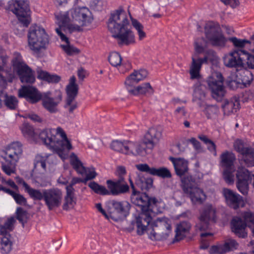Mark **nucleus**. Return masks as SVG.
Wrapping results in <instances>:
<instances>
[{
  "label": "nucleus",
  "instance_id": "obj_1",
  "mask_svg": "<svg viewBox=\"0 0 254 254\" xmlns=\"http://www.w3.org/2000/svg\"><path fill=\"white\" fill-rule=\"evenodd\" d=\"M129 24L126 13L123 7H120L111 14L108 22V29L121 47L128 46L135 42L134 35L128 27Z\"/></svg>",
  "mask_w": 254,
  "mask_h": 254
},
{
  "label": "nucleus",
  "instance_id": "obj_2",
  "mask_svg": "<svg viewBox=\"0 0 254 254\" xmlns=\"http://www.w3.org/2000/svg\"><path fill=\"white\" fill-rule=\"evenodd\" d=\"M131 199L132 202L139 206L141 210V213L136 218L135 221L137 228V233L141 235L152 220L151 213L153 211L154 206L156 205L158 200L156 198H150L145 192H143L140 196L132 197Z\"/></svg>",
  "mask_w": 254,
  "mask_h": 254
},
{
  "label": "nucleus",
  "instance_id": "obj_3",
  "mask_svg": "<svg viewBox=\"0 0 254 254\" xmlns=\"http://www.w3.org/2000/svg\"><path fill=\"white\" fill-rule=\"evenodd\" d=\"M22 152V144L19 141L11 142L1 151V169L6 175L10 176L15 173V166Z\"/></svg>",
  "mask_w": 254,
  "mask_h": 254
},
{
  "label": "nucleus",
  "instance_id": "obj_4",
  "mask_svg": "<svg viewBox=\"0 0 254 254\" xmlns=\"http://www.w3.org/2000/svg\"><path fill=\"white\" fill-rule=\"evenodd\" d=\"M28 41L30 49L35 54L45 50L49 44V36L45 30L37 25L30 27L28 33Z\"/></svg>",
  "mask_w": 254,
  "mask_h": 254
},
{
  "label": "nucleus",
  "instance_id": "obj_5",
  "mask_svg": "<svg viewBox=\"0 0 254 254\" xmlns=\"http://www.w3.org/2000/svg\"><path fill=\"white\" fill-rule=\"evenodd\" d=\"M35 200H44L49 210H52L60 206L63 199L62 191L57 188L37 190L32 198Z\"/></svg>",
  "mask_w": 254,
  "mask_h": 254
},
{
  "label": "nucleus",
  "instance_id": "obj_6",
  "mask_svg": "<svg viewBox=\"0 0 254 254\" xmlns=\"http://www.w3.org/2000/svg\"><path fill=\"white\" fill-rule=\"evenodd\" d=\"M181 187L184 192L188 195L193 203H202L206 198V195L198 187V181L191 175H187L181 179Z\"/></svg>",
  "mask_w": 254,
  "mask_h": 254
},
{
  "label": "nucleus",
  "instance_id": "obj_7",
  "mask_svg": "<svg viewBox=\"0 0 254 254\" xmlns=\"http://www.w3.org/2000/svg\"><path fill=\"white\" fill-rule=\"evenodd\" d=\"M8 9L17 17L19 22L24 27H28L31 19L28 0H10L8 3Z\"/></svg>",
  "mask_w": 254,
  "mask_h": 254
},
{
  "label": "nucleus",
  "instance_id": "obj_8",
  "mask_svg": "<svg viewBox=\"0 0 254 254\" xmlns=\"http://www.w3.org/2000/svg\"><path fill=\"white\" fill-rule=\"evenodd\" d=\"M223 81L224 78L220 72L213 73L206 81L212 97L218 102L222 101L226 93Z\"/></svg>",
  "mask_w": 254,
  "mask_h": 254
},
{
  "label": "nucleus",
  "instance_id": "obj_9",
  "mask_svg": "<svg viewBox=\"0 0 254 254\" xmlns=\"http://www.w3.org/2000/svg\"><path fill=\"white\" fill-rule=\"evenodd\" d=\"M220 159V165L223 169L224 180L228 184H233L235 172L234 162L236 159L235 154L231 151H225L221 154Z\"/></svg>",
  "mask_w": 254,
  "mask_h": 254
},
{
  "label": "nucleus",
  "instance_id": "obj_10",
  "mask_svg": "<svg viewBox=\"0 0 254 254\" xmlns=\"http://www.w3.org/2000/svg\"><path fill=\"white\" fill-rule=\"evenodd\" d=\"M206 38L213 46L224 47L227 41L218 24L209 21L204 27Z\"/></svg>",
  "mask_w": 254,
  "mask_h": 254
},
{
  "label": "nucleus",
  "instance_id": "obj_11",
  "mask_svg": "<svg viewBox=\"0 0 254 254\" xmlns=\"http://www.w3.org/2000/svg\"><path fill=\"white\" fill-rule=\"evenodd\" d=\"M108 207L111 218L118 221L125 219L129 214L130 205L127 201L112 200L108 202Z\"/></svg>",
  "mask_w": 254,
  "mask_h": 254
},
{
  "label": "nucleus",
  "instance_id": "obj_12",
  "mask_svg": "<svg viewBox=\"0 0 254 254\" xmlns=\"http://www.w3.org/2000/svg\"><path fill=\"white\" fill-rule=\"evenodd\" d=\"M233 146L234 149L242 155L241 161L247 167L254 166V148L246 146L244 141L241 139L236 140Z\"/></svg>",
  "mask_w": 254,
  "mask_h": 254
},
{
  "label": "nucleus",
  "instance_id": "obj_13",
  "mask_svg": "<svg viewBox=\"0 0 254 254\" xmlns=\"http://www.w3.org/2000/svg\"><path fill=\"white\" fill-rule=\"evenodd\" d=\"M141 172L137 174L135 184L132 180L129 178V182L132 189V195L136 196L141 191H146L150 189L153 185V179L149 177H145Z\"/></svg>",
  "mask_w": 254,
  "mask_h": 254
},
{
  "label": "nucleus",
  "instance_id": "obj_14",
  "mask_svg": "<svg viewBox=\"0 0 254 254\" xmlns=\"http://www.w3.org/2000/svg\"><path fill=\"white\" fill-rule=\"evenodd\" d=\"M55 96L51 92H44L42 94V105L51 113H56L58 111V106L62 100V94L60 91H56Z\"/></svg>",
  "mask_w": 254,
  "mask_h": 254
},
{
  "label": "nucleus",
  "instance_id": "obj_15",
  "mask_svg": "<svg viewBox=\"0 0 254 254\" xmlns=\"http://www.w3.org/2000/svg\"><path fill=\"white\" fill-rule=\"evenodd\" d=\"M214 55V52L213 50H208L206 52L205 56L203 58H198L197 54H195L192 56V62L190 70V73L191 79H196L199 77V72L202 64L207 63L208 61H211L212 59L210 57V56L212 55L213 56Z\"/></svg>",
  "mask_w": 254,
  "mask_h": 254
},
{
  "label": "nucleus",
  "instance_id": "obj_16",
  "mask_svg": "<svg viewBox=\"0 0 254 254\" xmlns=\"http://www.w3.org/2000/svg\"><path fill=\"white\" fill-rule=\"evenodd\" d=\"M43 93L40 92L37 88L30 85H23L19 89L18 96L24 98L28 103L35 104L42 98Z\"/></svg>",
  "mask_w": 254,
  "mask_h": 254
},
{
  "label": "nucleus",
  "instance_id": "obj_17",
  "mask_svg": "<svg viewBox=\"0 0 254 254\" xmlns=\"http://www.w3.org/2000/svg\"><path fill=\"white\" fill-rule=\"evenodd\" d=\"M216 209L212 205H207L203 209L199 217V222L195 225L200 231H205L209 228V221L215 220Z\"/></svg>",
  "mask_w": 254,
  "mask_h": 254
},
{
  "label": "nucleus",
  "instance_id": "obj_18",
  "mask_svg": "<svg viewBox=\"0 0 254 254\" xmlns=\"http://www.w3.org/2000/svg\"><path fill=\"white\" fill-rule=\"evenodd\" d=\"M252 175L248 169L244 167L239 168L237 173V187L244 195L248 192L249 183L252 180Z\"/></svg>",
  "mask_w": 254,
  "mask_h": 254
},
{
  "label": "nucleus",
  "instance_id": "obj_19",
  "mask_svg": "<svg viewBox=\"0 0 254 254\" xmlns=\"http://www.w3.org/2000/svg\"><path fill=\"white\" fill-rule=\"evenodd\" d=\"M70 14L73 20L77 22L81 26L89 25L93 20L91 12L86 7L72 9L70 10Z\"/></svg>",
  "mask_w": 254,
  "mask_h": 254
},
{
  "label": "nucleus",
  "instance_id": "obj_20",
  "mask_svg": "<svg viewBox=\"0 0 254 254\" xmlns=\"http://www.w3.org/2000/svg\"><path fill=\"white\" fill-rule=\"evenodd\" d=\"M106 184L108 189L110 190V194L113 195L125 194L129 191V187L124 177L118 178L114 181L108 180Z\"/></svg>",
  "mask_w": 254,
  "mask_h": 254
},
{
  "label": "nucleus",
  "instance_id": "obj_21",
  "mask_svg": "<svg viewBox=\"0 0 254 254\" xmlns=\"http://www.w3.org/2000/svg\"><path fill=\"white\" fill-rule=\"evenodd\" d=\"M71 165L72 166L73 168L77 172V173L81 175H86V177L84 178V181L87 183L88 180H91L94 179L96 176L97 173L94 169L92 170H87L88 168H86L83 166L82 162L79 160L77 156L72 153L71 155Z\"/></svg>",
  "mask_w": 254,
  "mask_h": 254
},
{
  "label": "nucleus",
  "instance_id": "obj_22",
  "mask_svg": "<svg viewBox=\"0 0 254 254\" xmlns=\"http://www.w3.org/2000/svg\"><path fill=\"white\" fill-rule=\"evenodd\" d=\"M242 50L234 51L226 55L223 59L224 65L228 67H244L246 59L243 56Z\"/></svg>",
  "mask_w": 254,
  "mask_h": 254
},
{
  "label": "nucleus",
  "instance_id": "obj_23",
  "mask_svg": "<svg viewBox=\"0 0 254 254\" xmlns=\"http://www.w3.org/2000/svg\"><path fill=\"white\" fill-rule=\"evenodd\" d=\"M136 168L140 172L156 176L162 178H170L172 177L169 170L166 167H160L155 168L150 167L147 164H138L135 165Z\"/></svg>",
  "mask_w": 254,
  "mask_h": 254
},
{
  "label": "nucleus",
  "instance_id": "obj_24",
  "mask_svg": "<svg viewBox=\"0 0 254 254\" xmlns=\"http://www.w3.org/2000/svg\"><path fill=\"white\" fill-rule=\"evenodd\" d=\"M163 129L161 127L157 126L150 127L144 136L143 141L146 143L148 149L150 152L162 136Z\"/></svg>",
  "mask_w": 254,
  "mask_h": 254
},
{
  "label": "nucleus",
  "instance_id": "obj_25",
  "mask_svg": "<svg viewBox=\"0 0 254 254\" xmlns=\"http://www.w3.org/2000/svg\"><path fill=\"white\" fill-rule=\"evenodd\" d=\"M57 133H60L62 140L57 142L55 146L51 147L50 149L55 150L56 152L62 159H64L65 154L64 153V151L65 149H66L67 150L71 149L72 145L67 138L65 132L62 127H57Z\"/></svg>",
  "mask_w": 254,
  "mask_h": 254
},
{
  "label": "nucleus",
  "instance_id": "obj_26",
  "mask_svg": "<svg viewBox=\"0 0 254 254\" xmlns=\"http://www.w3.org/2000/svg\"><path fill=\"white\" fill-rule=\"evenodd\" d=\"M126 149L125 154H131L134 156H144L150 152L146 146V143H144L143 141L141 142L127 141Z\"/></svg>",
  "mask_w": 254,
  "mask_h": 254
},
{
  "label": "nucleus",
  "instance_id": "obj_27",
  "mask_svg": "<svg viewBox=\"0 0 254 254\" xmlns=\"http://www.w3.org/2000/svg\"><path fill=\"white\" fill-rule=\"evenodd\" d=\"M223 194L227 204L230 207L237 209L240 206H243L244 201L242 197L233 190L224 188L223 190Z\"/></svg>",
  "mask_w": 254,
  "mask_h": 254
},
{
  "label": "nucleus",
  "instance_id": "obj_28",
  "mask_svg": "<svg viewBox=\"0 0 254 254\" xmlns=\"http://www.w3.org/2000/svg\"><path fill=\"white\" fill-rule=\"evenodd\" d=\"M55 133L59 134L57 129L46 128L40 132L39 138L46 145L51 148L55 146L57 142L61 140L57 138Z\"/></svg>",
  "mask_w": 254,
  "mask_h": 254
},
{
  "label": "nucleus",
  "instance_id": "obj_29",
  "mask_svg": "<svg viewBox=\"0 0 254 254\" xmlns=\"http://www.w3.org/2000/svg\"><path fill=\"white\" fill-rule=\"evenodd\" d=\"M239 244L234 239L226 240L223 244L212 246V250L214 253L225 254L233 251L238 248Z\"/></svg>",
  "mask_w": 254,
  "mask_h": 254
},
{
  "label": "nucleus",
  "instance_id": "obj_30",
  "mask_svg": "<svg viewBox=\"0 0 254 254\" xmlns=\"http://www.w3.org/2000/svg\"><path fill=\"white\" fill-rule=\"evenodd\" d=\"M169 160L172 162L176 175L180 177L185 175L189 170L188 161L184 158L170 157Z\"/></svg>",
  "mask_w": 254,
  "mask_h": 254
},
{
  "label": "nucleus",
  "instance_id": "obj_31",
  "mask_svg": "<svg viewBox=\"0 0 254 254\" xmlns=\"http://www.w3.org/2000/svg\"><path fill=\"white\" fill-rule=\"evenodd\" d=\"M231 228L233 231L239 237L244 238L247 236L245 229L246 223L245 220L239 217H234L231 222Z\"/></svg>",
  "mask_w": 254,
  "mask_h": 254
},
{
  "label": "nucleus",
  "instance_id": "obj_32",
  "mask_svg": "<svg viewBox=\"0 0 254 254\" xmlns=\"http://www.w3.org/2000/svg\"><path fill=\"white\" fill-rule=\"evenodd\" d=\"M0 234L2 236L0 238V252L3 254H7L12 250L13 238L5 230L2 229Z\"/></svg>",
  "mask_w": 254,
  "mask_h": 254
},
{
  "label": "nucleus",
  "instance_id": "obj_33",
  "mask_svg": "<svg viewBox=\"0 0 254 254\" xmlns=\"http://www.w3.org/2000/svg\"><path fill=\"white\" fill-rule=\"evenodd\" d=\"M148 75V72L144 69L137 71H134L128 76L126 81L125 84L127 89V86L133 87L141 80L145 79Z\"/></svg>",
  "mask_w": 254,
  "mask_h": 254
},
{
  "label": "nucleus",
  "instance_id": "obj_34",
  "mask_svg": "<svg viewBox=\"0 0 254 254\" xmlns=\"http://www.w3.org/2000/svg\"><path fill=\"white\" fill-rule=\"evenodd\" d=\"M127 90L132 95L141 94L150 96L154 93V89L148 82L143 83L136 87L127 86Z\"/></svg>",
  "mask_w": 254,
  "mask_h": 254
},
{
  "label": "nucleus",
  "instance_id": "obj_35",
  "mask_svg": "<svg viewBox=\"0 0 254 254\" xmlns=\"http://www.w3.org/2000/svg\"><path fill=\"white\" fill-rule=\"evenodd\" d=\"M191 228V224L188 221H182L177 224L176 235L173 242L175 243L183 239L186 235L189 233Z\"/></svg>",
  "mask_w": 254,
  "mask_h": 254
},
{
  "label": "nucleus",
  "instance_id": "obj_36",
  "mask_svg": "<svg viewBox=\"0 0 254 254\" xmlns=\"http://www.w3.org/2000/svg\"><path fill=\"white\" fill-rule=\"evenodd\" d=\"M16 72L22 83L32 84L35 81L34 72L29 66H25Z\"/></svg>",
  "mask_w": 254,
  "mask_h": 254
},
{
  "label": "nucleus",
  "instance_id": "obj_37",
  "mask_svg": "<svg viewBox=\"0 0 254 254\" xmlns=\"http://www.w3.org/2000/svg\"><path fill=\"white\" fill-rule=\"evenodd\" d=\"M56 31L58 35L60 37L61 40L66 43V45H61V46L67 55H72L74 54H77L80 52V51L77 48L71 46L69 45L70 43L68 38L61 31L60 28H56Z\"/></svg>",
  "mask_w": 254,
  "mask_h": 254
},
{
  "label": "nucleus",
  "instance_id": "obj_38",
  "mask_svg": "<svg viewBox=\"0 0 254 254\" xmlns=\"http://www.w3.org/2000/svg\"><path fill=\"white\" fill-rule=\"evenodd\" d=\"M37 73L38 79L45 81L49 83L56 84L59 83L61 79L60 76L57 74H50L49 72L41 69H38L37 71Z\"/></svg>",
  "mask_w": 254,
  "mask_h": 254
},
{
  "label": "nucleus",
  "instance_id": "obj_39",
  "mask_svg": "<svg viewBox=\"0 0 254 254\" xmlns=\"http://www.w3.org/2000/svg\"><path fill=\"white\" fill-rule=\"evenodd\" d=\"M79 87L76 83V78L74 76L70 77L69 82L66 87L67 97L66 99H75L78 93Z\"/></svg>",
  "mask_w": 254,
  "mask_h": 254
},
{
  "label": "nucleus",
  "instance_id": "obj_40",
  "mask_svg": "<svg viewBox=\"0 0 254 254\" xmlns=\"http://www.w3.org/2000/svg\"><path fill=\"white\" fill-rule=\"evenodd\" d=\"M202 112L208 120L215 119L220 114L219 107L217 105L205 104Z\"/></svg>",
  "mask_w": 254,
  "mask_h": 254
},
{
  "label": "nucleus",
  "instance_id": "obj_41",
  "mask_svg": "<svg viewBox=\"0 0 254 254\" xmlns=\"http://www.w3.org/2000/svg\"><path fill=\"white\" fill-rule=\"evenodd\" d=\"M226 83L228 87L233 90H236L238 88H243L239 75L237 72L231 73L227 78Z\"/></svg>",
  "mask_w": 254,
  "mask_h": 254
},
{
  "label": "nucleus",
  "instance_id": "obj_42",
  "mask_svg": "<svg viewBox=\"0 0 254 254\" xmlns=\"http://www.w3.org/2000/svg\"><path fill=\"white\" fill-rule=\"evenodd\" d=\"M240 103L236 98H234L231 100H225L224 104L222 105L224 114H230L236 112L239 108Z\"/></svg>",
  "mask_w": 254,
  "mask_h": 254
},
{
  "label": "nucleus",
  "instance_id": "obj_43",
  "mask_svg": "<svg viewBox=\"0 0 254 254\" xmlns=\"http://www.w3.org/2000/svg\"><path fill=\"white\" fill-rule=\"evenodd\" d=\"M66 194L64 197V202L63 205L64 210H68L74 207L76 204V198L74 196V191L66 189Z\"/></svg>",
  "mask_w": 254,
  "mask_h": 254
},
{
  "label": "nucleus",
  "instance_id": "obj_44",
  "mask_svg": "<svg viewBox=\"0 0 254 254\" xmlns=\"http://www.w3.org/2000/svg\"><path fill=\"white\" fill-rule=\"evenodd\" d=\"M239 74L243 88L250 86L251 83L253 84V74L251 71L247 70H243Z\"/></svg>",
  "mask_w": 254,
  "mask_h": 254
},
{
  "label": "nucleus",
  "instance_id": "obj_45",
  "mask_svg": "<svg viewBox=\"0 0 254 254\" xmlns=\"http://www.w3.org/2000/svg\"><path fill=\"white\" fill-rule=\"evenodd\" d=\"M88 187L97 194L102 195H110V190L94 181L90 182L88 184Z\"/></svg>",
  "mask_w": 254,
  "mask_h": 254
},
{
  "label": "nucleus",
  "instance_id": "obj_46",
  "mask_svg": "<svg viewBox=\"0 0 254 254\" xmlns=\"http://www.w3.org/2000/svg\"><path fill=\"white\" fill-rule=\"evenodd\" d=\"M4 104L8 109L15 110L18 107V100L14 96L8 95L6 92Z\"/></svg>",
  "mask_w": 254,
  "mask_h": 254
},
{
  "label": "nucleus",
  "instance_id": "obj_47",
  "mask_svg": "<svg viewBox=\"0 0 254 254\" xmlns=\"http://www.w3.org/2000/svg\"><path fill=\"white\" fill-rule=\"evenodd\" d=\"M205 87L202 85H196L194 87L193 93V102L203 100L205 97Z\"/></svg>",
  "mask_w": 254,
  "mask_h": 254
},
{
  "label": "nucleus",
  "instance_id": "obj_48",
  "mask_svg": "<svg viewBox=\"0 0 254 254\" xmlns=\"http://www.w3.org/2000/svg\"><path fill=\"white\" fill-rule=\"evenodd\" d=\"M11 63L13 68L16 71L21 68H23L25 66H28L23 61L21 55L17 52L14 53Z\"/></svg>",
  "mask_w": 254,
  "mask_h": 254
},
{
  "label": "nucleus",
  "instance_id": "obj_49",
  "mask_svg": "<svg viewBox=\"0 0 254 254\" xmlns=\"http://www.w3.org/2000/svg\"><path fill=\"white\" fill-rule=\"evenodd\" d=\"M198 137L207 145V149L216 156L217 155L216 145L214 142L203 134L199 135Z\"/></svg>",
  "mask_w": 254,
  "mask_h": 254
},
{
  "label": "nucleus",
  "instance_id": "obj_50",
  "mask_svg": "<svg viewBox=\"0 0 254 254\" xmlns=\"http://www.w3.org/2000/svg\"><path fill=\"white\" fill-rule=\"evenodd\" d=\"M126 140L123 141L115 140L111 143L110 147L113 150L123 154L126 153Z\"/></svg>",
  "mask_w": 254,
  "mask_h": 254
},
{
  "label": "nucleus",
  "instance_id": "obj_51",
  "mask_svg": "<svg viewBox=\"0 0 254 254\" xmlns=\"http://www.w3.org/2000/svg\"><path fill=\"white\" fill-rule=\"evenodd\" d=\"M15 214L16 219L24 227V224L27 223L28 218L27 211L21 207H18L16 209Z\"/></svg>",
  "mask_w": 254,
  "mask_h": 254
},
{
  "label": "nucleus",
  "instance_id": "obj_52",
  "mask_svg": "<svg viewBox=\"0 0 254 254\" xmlns=\"http://www.w3.org/2000/svg\"><path fill=\"white\" fill-rule=\"evenodd\" d=\"M131 23L133 27L137 32L139 40H143L146 37V33L143 31L144 27L142 24L135 19H132Z\"/></svg>",
  "mask_w": 254,
  "mask_h": 254
},
{
  "label": "nucleus",
  "instance_id": "obj_53",
  "mask_svg": "<svg viewBox=\"0 0 254 254\" xmlns=\"http://www.w3.org/2000/svg\"><path fill=\"white\" fill-rule=\"evenodd\" d=\"M5 75L0 73V85L5 87L7 82L11 83L15 77L14 74L11 72H5Z\"/></svg>",
  "mask_w": 254,
  "mask_h": 254
},
{
  "label": "nucleus",
  "instance_id": "obj_54",
  "mask_svg": "<svg viewBox=\"0 0 254 254\" xmlns=\"http://www.w3.org/2000/svg\"><path fill=\"white\" fill-rule=\"evenodd\" d=\"M122 58L119 53L117 52H112L108 57V61L110 64L115 67H117L121 65L122 63Z\"/></svg>",
  "mask_w": 254,
  "mask_h": 254
},
{
  "label": "nucleus",
  "instance_id": "obj_55",
  "mask_svg": "<svg viewBox=\"0 0 254 254\" xmlns=\"http://www.w3.org/2000/svg\"><path fill=\"white\" fill-rule=\"evenodd\" d=\"M23 135L26 137H33L34 135L33 127L29 124L24 123L20 127Z\"/></svg>",
  "mask_w": 254,
  "mask_h": 254
},
{
  "label": "nucleus",
  "instance_id": "obj_56",
  "mask_svg": "<svg viewBox=\"0 0 254 254\" xmlns=\"http://www.w3.org/2000/svg\"><path fill=\"white\" fill-rule=\"evenodd\" d=\"M171 228V225H167V226H166V229H167L168 232H166L165 233H162V234H160L159 233L155 232V230L153 228L150 232V235L152 236L153 238L156 240H165L169 236V233L170 231Z\"/></svg>",
  "mask_w": 254,
  "mask_h": 254
},
{
  "label": "nucleus",
  "instance_id": "obj_57",
  "mask_svg": "<svg viewBox=\"0 0 254 254\" xmlns=\"http://www.w3.org/2000/svg\"><path fill=\"white\" fill-rule=\"evenodd\" d=\"M64 107L69 114H72L77 109V103L75 99H66Z\"/></svg>",
  "mask_w": 254,
  "mask_h": 254
},
{
  "label": "nucleus",
  "instance_id": "obj_58",
  "mask_svg": "<svg viewBox=\"0 0 254 254\" xmlns=\"http://www.w3.org/2000/svg\"><path fill=\"white\" fill-rule=\"evenodd\" d=\"M34 165V169L35 170H39L41 168L44 171L46 170V159L41 156H36Z\"/></svg>",
  "mask_w": 254,
  "mask_h": 254
},
{
  "label": "nucleus",
  "instance_id": "obj_59",
  "mask_svg": "<svg viewBox=\"0 0 254 254\" xmlns=\"http://www.w3.org/2000/svg\"><path fill=\"white\" fill-rule=\"evenodd\" d=\"M59 22L60 23L59 27L57 28H60L61 31H64L65 28H66L69 24V18L66 14L61 15L58 17Z\"/></svg>",
  "mask_w": 254,
  "mask_h": 254
},
{
  "label": "nucleus",
  "instance_id": "obj_60",
  "mask_svg": "<svg viewBox=\"0 0 254 254\" xmlns=\"http://www.w3.org/2000/svg\"><path fill=\"white\" fill-rule=\"evenodd\" d=\"M228 40L231 42L235 47L238 48H243L246 44L251 43V41L246 39H240L234 37L229 38Z\"/></svg>",
  "mask_w": 254,
  "mask_h": 254
},
{
  "label": "nucleus",
  "instance_id": "obj_61",
  "mask_svg": "<svg viewBox=\"0 0 254 254\" xmlns=\"http://www.w3.org/2000/svg\"><path fill=\"white\" fill-rule=\"evenodd\" d=\"M241 53L246 59L245 62H246L248 66L250 68L254 69V56L250 54L244 50L241 51Z\"/></svg>",
  "mask_w": 254,
  "mask_h": 254
},
{
  "label": "nucleus",
  "instance_id": "obj_62",
  "mask_svg": "<svg viewBox=\"0 0 254 254\" xmlns=\"http://www.w3.org/2000/svg\"><path fill=\"white\" fill-rule=\"evenodd\" d=\"M17 182L19 184L22 185L23 187L24 188L25 192H26L29 195L30 197L32 198L36 189L31 188L30 186H29L22 178H18Z\"/></svg>",
  "mask_w": 254,
  "mask_h": 254
},
{
  "label": "nucleus",
  "instance_id": "obj_63",
  "mask_svg": "<svg viewBox=\"0 0 254 254\" xmlns=\"http://www.w3.org/2000/svg\"><path fill=\"white\" fill-rule=\"evenodd\" d=\"M244 218L246 223V226L249 228L254 225V213L252 212H246L244 214Z\"/></svg>",
  "mask_w": 254,
  "mask_h": 254
},
{
  "label": "nucleus",
  "instance_id": "obj_64",
  "mask_svg": "<svg viewBox=\"0 0 254 254\" xmlns=\"http://www.w3.org/2000/svg\"><path fill=\"white\" fill-rule=\"evenodd\" d=\"M12 197L17 204L23 206L27 205V199L23 195L15 192Z\"/></svg>",
  "mask_w": 254,
  "mask_h": 254
}]
</instances>
